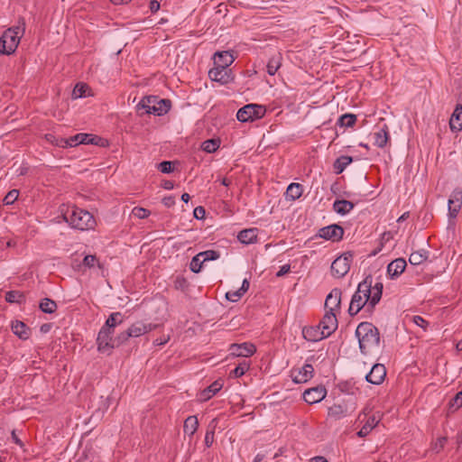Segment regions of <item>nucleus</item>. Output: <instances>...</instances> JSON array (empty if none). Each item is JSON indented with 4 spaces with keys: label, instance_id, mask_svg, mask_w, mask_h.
<instances>
[{
    "label": "nucleus",
    "instance_id": "f257e3e1",
    "mask_svg": "<svg viewBox=\"0 0 462 462\" xmlns=\"http://www.w3.org/2000/svg\"><path fill=\"white\" fill-rule=\"evenodd\" d=\"M356 336L358 338L359 348L365 355L379 346V330L370 322H361L356 329Z\"/></svg>",
    "mask_w": 462,
    "mask_h": 462
},
{
    "label": "nucleus",
    "instance_id": "f03ea898",
    "mask_svg": "<svg viewBox=\"0 0 462 462\" xmlns=\"http://www.w3.org/2000/svg\"><path fill=\"white\" fill-rule=\"evenodd\" d=\"M24 32L25 21L23 17H20L18 24L5 30L0 37V54L10 55L14 53Z\"/></svg>",
    "mask_w": 462,
    "mask_h": 462
},
{
    "label": "nucleus",
    "instance_id": "7ed1b4c3",
    "mask_svg": "<svg viewBox=\"0 0 462 462\" xmlns=\"http://www.w3.org/2000/svg\"><path fill=\"white\" fill-rule=\"evenodd\" d=\"M371 282L372 276L368 275L358 284L357 291L353 295L349 305L348 314L350 316H356L365 306H367L365 310L370 312Z\"/></svg>",
    "mask_w": 462,
    "mask_h": 462
},
{
    "label": "nucleus",
    "instance_id": "20e7f679",
    "mask_svg": "<svg viewBox=\"0 0 462 462\" xmlns=\"http://www.w3.org/2000/svg\"><path fill=\"white\" fill-rule=\"evenodd\" d=\"M64 218L72 227L79 230L91 229L96 225L94 217L88 211L76 206L64 214Z\"/></svg>",
    "mask_w": 462,
    "mask_h": 462
},
{
    "label": "nucleus",
    "instance_id": "39448f33",
    "mask_svg": "<svg viewBox=\"0 0 462 462\" xmlns=\"http://www.w3.org/2000/svg\"><path fill=\"white\" fill-rule=\"evenodd\" d=\"M171 106L170 99H159L156 96H146L136 106L137 110L144 109L146 114L165 115Z\"/></svg>",
    "mask_w": 462,
    "mask_h": 462
},
{
    "label": "nucleus",
    "instance_id": "423d86ee",
    "mask_svg": "<svg viewBox=\"0 0 462 462\" xmlns=\"http://www.w3.org/2000/svg\"><path fill=\"white\" fill-rule=\"evenodd\" d=\"M105 143L107 142L99 136L88 134H78L69 139H60V141H56L55 144L62 147L75 146L80 143L105 146Z\"/></svg>",
    "mask_w": 462,
    "mask_h": 462
},
{
    "label": "nucleus",
    "instance_id": "0eeeda50",
    "mask_svg": "<svg viewBox=\"0 0 462 462\" xmlns=\"http://www.w3.org/2000/svg\"><path fill=\"white\" fill-rule=\"evenodd\" d=\"M266 109L263 106L257 104H248L241 107L236 114L237 120L245 122H252L264 116Z\"/></svg>",
    "mask_w": 462,
    "mask_h": 462
},
{
    "label": "nucleus",
    "instance_id": "6e6552de",
    "mask_svg": "<svg viewBox=\"0 0 462 462\" xmlns=\"http://www.w3.org/2000/svg\"><path fill=\"white\" fill-rule=\"evenodd\" d=\"M353 261V254L351 252H346L331 263V273L335 278L344 277L350 269V263Z\"/></svg>",
    "mask_w": 462,
    "mask_h": 462
},
{
    "label": "nucleus",
    "instance_id": "1a4fd4ad",
    "mask_svg": "<svg viewBox=\"0 0 462 462\" xmlns=\"http://www.w3.org/2000/svg\"><path fill=\"white\" fill-rule=\"evenodd\" d=\"M319 328L326 337H329L337 328V319L335 312H333V307L330 310L326 311Z\"/></svg>",
    "mask_w": 462,
    "mask_h": 462
},
{
    "label": "nucleus",
    "instance_id": "9d476101",
    "mask_svg": "<svg viewBox=\"0 0 462 462\" xmlns=\"http://www.w3.org/2000/svg\"><path fill=\"white\" fill-rule=\"evenodd\" d=\"M208 77L211 80L218 82L221 85L228 84L234 80V75L231 69H222L216 66L209 69Z\"/></svg>",
    "mask_w": 462,
    "mask_h": 462
},
{
    "label": "nucleus",
    "instance_id": "9b49d317",
    "mask_svg": "<svg viewBox=\"0 0 462 462\" xmlns=\"http://www.w3.org/2000/svg\"><path fill=\"white\" fill-rule=\"evenodd\" d=\"M344 229L337 224L324 226L319 230L321 238L331 241H340L343 238Z\"/></svg>",
    "mask_w": 462,
    "mask_h": 462
},
{
    "label": "nucleus",
    "instance_id": "f8f14e48",
    "mask_svg": "<svg viewBox=\"0 0 462 462\" xmlns=\"http://www.w3.org/2000/svg\"><path fill=\"white\" fill-rule=\"evenodd\" d=\"M106 330L107 329H106L105 328H101L97 335V342L98 351L109 355L111 354L112 349L116 347V344L115 338L113 337H108V335L106 332Z\"/></svg>",
    "mask_w": 462,
    "mask_h": 462
},
{
    "label": "nucleus",
    "instance_id": "ddd939ff",
    "mask_svg": "<svg viewBox=\"0 0 462 462\" xmlns=\"http://www.w3.org/2000/svg\"><path fill=\"white\" fill-rule=\"evenodd\" d=\"M314 374L312 365L306 364L300 369L291 370V378L295 383H303L310 381Z\"/></svg>",
    "mask_w": 462,
    "mask_h": 462
},
{
    "label": "nucleus",
    "instance_id": "4468645a",
    "mask_svg": "<svg viewBox=\"0 0 462 462\" xmlns=\"http://www.w3.org/2000/svg\"><path fill=\"white\" fill-rule=\"evenodd\" d=\"M230 355L234 356L248 357L256 352V347L254 344L245 342L242 344H232L229 346Z\"/></svg>",
    "mask_w": 462,
    "mask_h": 462
},
{
    "label": "nucleus",
    "instance_id": "2eb2a0df",
    "mask_svg": "<svg viewBox=\"0 0 462 462\" xmlns=\"http://www.w3.org/2000/svg\"><path fill=\"white\" fill-rule=\"evenodd\" d=\"M386 375V369L382 364L373 365L371 371L365 375L368 383L373 384H380L383 382Z\"/></svg>",
    "mask_w": 462,
    "mask_h": 462
},
{
    "label": "nucleus",
    "instance_id": "dca6fc26",
    "mask_svg": "<svg viewBox=\"0 0 462 462\" xmlns=\"http://www.w3.org/2000/svg\"><path fill=\"white\" fill-rule=\"evenodd\" d=\"M327 394V391L323 386H317L308 389L303 393V399L310 404H314L322 401Z\"/></svg>",
    "mask_w": 462,
    "mask_h": 462
},
{
    "label": "nucleus",
    "instance_id": "f3484780",
    "mask_svg": "<svg viewBox=\"0 0 462 462\" xmlns=\"http://www.w3.org/2000/svg\"><path fill=\"white\" fill-rule=\"evenodd\" d=\"M462 205V189H455L448 202V213L450 217H455Z\"/></svg>",
    "mask_w": 462,
    "mask_h": 462
},
{
    "label": "nucleus",
    "instance_id": "a211bd4d",
    "mask_svg": "<svg viewBox=\"0 0 462 462\" xmlns=\"http://www.w3.org/2000/svg\"><path fill=\"white\" fill-rule=\"evenodd\" d=\"M158 327V325H153L151 323H144L142 320H138L134 323H133L129 328L130 335L132 337H137L142 335H144L153 329H155Z\"/></svg>",
    "mask_w": 462,
    "mask_h": 462
},
{
    "label": "nucleus",
    "instance_id": "6ab92c4d",
    "mask_svg": "<svg viewBox=\"0 0 462 462\" xmlns=\"http://www.w3.org/2000/svg\"><path fill=\"white\" fill-rule=\"evenodd\" d=\"M353 411L354 408L350 410L347 404L345 402L334 403L332 406L328 408V414L334 420H340L342 418L346 417Z\"/></svg>",
    "mask_w": 462,
    "mask_h": 462
},
{
    "label": "nucleus",
    "instance_id": "aec40b11",
    "mask_svg": "<svg viewBox=\"0 0 462 462\" xmlns=\"http://www.w3.org/2000/svg\"><path fill=\"white\" fill-rule=\"evenodd\" d=\"M407 263L403 258H397L388 264L387 273L391 278L398 277L404 272Z\"/></svg>",
    "mask_w": 462,
    "mask_h": 462
},
{
    "label": "nucleus",
    "instance_id": "412c9836",
    "mask_svg": "<svg viewBox=\"0 0 462 462\" xmlns=\"http://www.w3.org/2000/svg\"><path fill=\"white\" fill-rule=\"evenodd\" d=\"M223 387V382L221 380H216L209 386L205 388L199 393V400L201 402H207L216 393H217Z\"/></svg>",
    "mask_w": 462,
    "mask_h": 462
},
{
    "label": "nucleus",
    "instance_id": "4be33fe9",
    "mask_svg": "<svg viewBox=\"0 0 462 462\" xmlns=\"http://www.w3.org/2000/svg\"><path fill=\"white\" fill-rule=\"evenodd\" d=\"M449 127L452 132H459L462 130V105L457 104L451 115L449 120Z\"/></svg>",
    "mask_w": 462,
    "mask_h": 462
},
{
    "label": "nucleus",
    "instance_id": "5701e85b",
    "mask_svg": "<svg viewBox=\"0 0 462 462\" xmlns=\"http://www.w3.org/2000/svg\"><path fill=\"white\" fill-rule=\"evenodd\" d=\"M371 284H373V281L371 282ZM383 285L382 282H376L374 286L371 285V293H370V302H369V308H370V313L373 312L375 305L380 301L383 294Z\"/></svg>",
    "mask_w": 462,
    "mask_h": 462
},
{
    "label": "nucleus",
    "instance_id": "b1692460",
    "mask_svg": "<svg viewBox=\"0 0 462 462\" xmlns=\"http://www.w3.org/2000/svg\"><path fill=\"white\" fill-rule=\"evenodd\" d=\"M342 291L339 289H334L327 296L325 300V307L328 308V310L333 307V312L337 308L340 307Z\"/></svg>",
    "mask_w": 462,
    "mask_h": 462
},
{
    "label": "nucleus",
    "instance_id": "393cba45",
    "mask_svg": "<svg viewBox=\"0 0 462 462\" xmlns=\"http://www.w3.org/2000/svg\"><path fill=\"white\" fill-rule=\"evenodd\" d=\"M234 61V57L228 51L217 52L214 56V65L222 69H228Z\"/></svg>",
    "mask_w": 462,
    "mask_h": 462
},
{
    "label": "nucleus",
    "instance_id": "a878e982",
    "mask_svg": "<svg viewBox=\"0 0 462 462\" xmlns=\"http://www.w3.org/2000/svg\"><path fill=\"white\" fill-rule=\"evenodd\" d=\"M303 337L310 342H317L323 338H326L324 335H322V330L319 327H305L302 329Z\"/></svg>",
    "mask_w": 462,
    "mask_h": 462
},
{
    "label": "nucleus",
    "instance_id": "bb28decb",
    "mask_svg": "<svg viewBox=\"0 0 462 462\" xmlns=\"http://www.w3.org/2000/svg\"><path fill=\"white\" fill-rule=\"evenodd\" d=\"M238 240L245 245L254 244L257 239V229L249 228L239 232Z\"/></svg>",
    "mask_w": 462,
    "mask_h": 462
},
{
    "label": "nucleus",
    "instance_id": "cd10ccee",
    "mask_svg": "<svg viewBox=\"0 0 462 462\" xmlns=\"http://www.w3.org/2000/svg\"><path fill=\"white\" fill-rule=\"evenodd\" d=\"M12 331L22 339H27L30 336V329L27 325L20 320L12 323Z\"/></svg>",
    "mask_w": 462,
    "mask_h": 462
},
{
    "label": "nucleus",
    "instance_id": "c85d7f7f",
    "mask_svg": "<svg viewBox=\"0 0 462 462\" xmlns=\"http://www.w3.org/2000/svg\"><path fill=\"white\" fill-rule=\"evenodd\" d=\"M380 421V418L376 417L374 414L370 416L361 430L357 432V436L360 438H364L367 436L371 430L377 426Z\"/></svg>",
    "mask_w": 462,
    "mask_h": 462
},
{
    "label": "nucleus",
    "instance_id": "c756f323",
    "mask_svg": "<svg viewBox=\"0 0 462 462\" xmlns=\"http://www.w3.org/2000/svg\"><path fill=\"white\" fill-rule=\"evenodd\" d=\"M354 203L346 199H337L333 204V209L340 215H346L354 208Z\"/></svg>",
    "mask_w": 462,
    "mask_h": 462
},
{
    "label": "nucleus",
    "instance_id": "7c9ffc66",
    "mask_svg": "<svg viewBox=\"0 0 462 462\" xmlns=\"http://www.w3.org/2000/svg\"><path fill=\"white\" fill-rule=\"evenodd\" d=\"M199 420L196 416H189L183 425V431L190 437L198 430Z\"/></svg>",
    "mask_w": 462,
    "mask_h": 462
},
{
    "label": "nucleus",
    "instance_id": "2f4dec72",
    "mask_svg": "<svg viewBox=\"0 0 462 462\" xmlns=\"http://www.w3.org/2000/svg\"><path fill=\"white\" fill-rule=\"evenodd\" d=\"M389 140L388 126L386 125L374 134V144L380 148H383Z\"/></svg>",
    "mask_w": 462,
    "mask_h": 462
},
{
    "label": "nucleus",
    "instance_id": "473e14b6",
    "mask_svg": "<svg viewBox=\"0 0 462 462\" xmlns=\"http://www.w3.org/2000/svg\"><path fill=\"white\" fill-rule=\"evenodd\" d=\"M217 424V418H214L208 426V430L205 435V444L208 448L211 447L214 442V436Z\"/></svg>",
    "mask_w": 462,
    "mask_h": 462
},
{
    "label": "nucleus",
    "instance_id": "72a5a7b5",
    "mask_svg": "<svg viewBox=\"0 0 462 462\" xmlns=\"http://www.w3.org/2000/svg\"><path fill=\"white\" fill-rule=\"evenodd\" d=\"M303 192L302 185L300 183H291L286 190V196L287 198L291 199V200L298 199L301 197Z\"/></svg>",
    "mask_w": 462,
    "mask_h": 462
},
{
    "label": "nucleus",
    "instance_id": "f704fd0d",
    "mask_svg": "<svg viewBox=\"0 0 462 462\" xmlns=\"http://www.w3.org/2000/svg\"><path fill=\"white\" fill-rule=\"evenodd\" d=\"M428 256L429 252L424 249H420L411 254L409 262L413 265H419L424 263L428 259Z\"/></svg>",
    "mask_w": 462,
    "mask_h": 462
},
{
    "label": "nucleus",
    "instance_id": "c9c22d12",
    "mask_svg": "<svg viewBox=\"0 0 462 462\" xmlns=\"http://www.w3.org/2000/svg\"><path fill=\"white\" fill-rule=\"evenodd\" d=\"M353 162L351 156L342 155L337 158L334 162V169L337 173H341L346 167Z\"/></svg>",
    "mask_w": 462,
    "mask_h": 462
},
{
    "label": "nucleus",
    "instance_id": "e433bc0d",
    "mask_svg": "<svg viewBox=\"0 0 462 462\" xmlns=\"http://www.w3.org/2000/svg\"><path fill=\"white\" fill-rule=\"evenodd\" d=\"M122 322H123L122 314L120 312H114L107 318L103 328H105L106 329H109V328H115L116 327V325H119Z\"/></svg>",
    "mask_w": 462,
    "mask_h": 462
},
{
    "label": "nucleus",
    "instance_id": "4c0bfd02",
    "mask_svg": "<svg viewBox=\"0 0 462 462\" xmlns=\"http://www.w3.org/2000/svg\"><path fill=\"white\" fill-rule=\"evenodd\" d=\"M39 308L44 313L52 314L57 310V303L49 298H45L41 301Z\"/></svg>",
    "mask_w": 462,
    "mask_h": 462
},
{
    "label": "nucleus",
    "instance_id": "58836bf2",
    "mask_svg": "<svg viewBox=\"0 0 462 462\" xmlns=\"http://www.w3.org/2000/svg\"><path fill=\"white\" fill-rule=\"evenodd\" d=\"M281 67V56L280 54L272 57L267 64V72L269 75H274L279 68Z\"/></svg>",
    "mask_w": 462,
    "mask_h": 462
},
{
    "label": "nucleus",
    "instance_id": "ea45409f",
    "mask_svg": "<svg viewBox=\"0 0 462 462\" xmlns=\"http://www.w3.org/2000/svg\"><path fill=\"white\" fill-rule=\"evenodd\" d=\"M356 122V116L354 114L342 115L337 121L340 126L352 127Z\"/></svg>",
    "mask_w": 462,
    "mask_h": 462
},
{
    "label": "nucleus",
    "instance_id": "a19ab883",
    "mask_svg": "<svg viewBox=\"0 0 462 462\" xmlns=\"http://www.w3.org/2000/svg\"><path fill=\"white\" fill-rule=\"evenodd\" d=\"M96 263L97 264L98 268H103V265L100 263H98V260L96 255L88 254L84 257L82 263L79 264L78 267L79 269L83 265L88 268H92L96 265Z\"/></svg>",
    "mask_w": 462,
    "mask_h": 462
},
{
    "label": "nucleus",
    "instance_id": "79ce46f5",
    "mask_svg": "<svg viewBox=\"0 0 462 462\" xmlns=\"http://www.w3.org/2000/svg\"><path fill=\"white\" fill-rule=\"evenodd\" d=\"M203 151L207 152H214L219 147V140L217 139H208L202 143L201 145Z\"/></svg>",
    "mask_w": 462,
    "mask_h": 462
},
{
    "label": "nucleus",
    "instance_id": "37998d69",
    "mask_svg": "<svg viewBox=\"0 0 462 462\" xmlns=\"http://www.w3.org/2000/svg\"><path fill=\"white\" fill-rule=\"evenodd\" d=\"M23 299L24 295L17 291H9L5 293V300L10 303H20Z\"/></svg>",
    "mask_w": 462,
    "mask_h": 462
},
{
    "label": "nucleus",
    "instance_id": "c03bdc74",
    "mask_svg": "<svg viewBox=\"0 0 462 462\" xmlns=\"http://www.w3.org/2000/svg\"><path fill=\"white\" fill-rule=\"evenodd\" d=\"M88 86L84 83H78L72 90V98H79L86 95Z\"/></svg>",
    "mask_w": 462,
    "mask_h": 462
},
{
    "label": "nucleus",
    "instance_id": "a18cd8bd",
    "mask_svg": "<svg viewBox=\"0 0 462 462\" xmlns=\"http://www.w3.org/2000/svg\"><path fill=\"white\" fill-rule=\"evenodd\" d=\"M204 260H202L201 256H199V254L195 255L189 264V268L193 273H199L202 267Z\"/></svg>",
    "mask_w": 462,
    "mask_h": 462
},
{
    "label": "nucleus",
    "instance_id": "49530a36",
    "mask_svg": "<svg viewBox=\"0 0 462 462\" xmlns=\"http://www.w3.org/2000/svg\"><path fill=\"white\" fill-rule=\"evenodd\" d=\"M249 369V364L246 362H243L239 364L232 372L231 375H233L236 378L243 376L245 372Z\"/></svg>",
    "mask_w": 462,
    "mask_h": 462
},
{
    "label": "nucleus",
    "instance_id": "de8ad7c7",
    "mask_svg": "<svg viewBox=\"0 0 462 462\" xmlns=\"http://www.w3.org/2000/svg\"><path fill=\"white\" fill-rule=\"evenodd\" d=\"M199 256H201L204 262L208 260H217L219 258L220 254L215 250H207L205 252H201L199 254Z\"/></svg>",
    "mask_w": 462,
    "mask_h": 462
},
{
    "label": "nucleus",
    "instance_id": "09e8293b",
    "mask_svg": "<svg viewBox=\"0 0 462 462\" xmlns=\"http://www.w3.org/2000/svg\"><path fill=\"white\" fill-rule=\"evenodd\" d=\"M130 337H132V336L130 335V331L128 328L121 332L117 337H114L116 347L126 342Z\"/></svg>",
    "mask_w": 462,
    "mask_h": 462
},
{
    "label": "nucleus",
    "instance_id": "8fccbe9b",
    "mask_svg": "<svg viewBox=\"0 0 462 462\" xmlns=\"http://www.w3.org/2000/svg\"><path fill=\"white\" fill-rule=\"evenodd\" d=\"M158 170L162 173H171L173 171V162L170 161H163L157 165Z\"/></svg>",
    "mask_w": 462,
    "mask_h": 462
},
{
    "label": "nucleus",
    "instance_id": "3c124183",
    "mask_svg": "<svg viewBox=\"0 0 462 462\" xmlns=\"http://www.w3.org/2000/svg\"><path fill=\"white\" fill-rule=\"evenodd\" d=\"M18 196L19 191L17 189H12L5 195V197L3 199V202L5 205H11L18 199Z\"/></svg>",
    "mask_w": 462,
    "mask_h": 462
},
{
    "label": "nucleus",
    "instance_id": "603ef678",
    "mask_svg": "<svg viewBox=\"0 0 462 462\" xmlns=\"http://www.w3.org/2000/svg\"><path fill=\"white\" fill-rule=\"evenodd\" d=\"M133 215L140 219H143L150 215V211L146 208L135 207L133 209Z\"/></svg>",
    "mask_w": 462,
    "mask_h": 462
},
{
    "label": "nucleus",
    "instance_id": "864d4df0",
    "mask_svg": "<svg viewBox=\"0 0 462 462\" xmlns=\"http://www.w3.org/2000/svg\"><path fill=\"white\" fill-rule=\"evenodd\" d=\"M243 295L244 294L238 289L237 291H235L226 292V298L232 302H236V301L239 300Z\"/></svg>",
    "mask_w": 462,
    "mask_h": 462
},
{
    "label": "nucleus",
    "instance_id": "5fc2aeb1",
    "mask_svg": "<svg viewBox=\"0 0 462 462\" xmlns=\"http://www.w3.org/2000/svg\"><path fill=\"white\" fill-rule=\"evenodd\" d=\"M450 406H455L458 409L462 406V391L457 393L450 401Z\"/></svg>",
    "mask_w": 462,
    "mask_h": 462
},
{
    "label": "nucleus",
    "instance_id": "6e6d98bb",
    "mask_svg": "<svg viewBox=\"0 0 462 462\" xmlns=\"http://www.w3.org/2000/svg\"><path fill=\"white\" fill-rule=\"evenodd\" d=\"M412 321L419 327H420L424 331L426 330L428 325H429V322L427 320H425L422 317L420 316H414L412 318Z\"/></svg>",
    "mask_w": 462,
    "mask_h": 462
},
{
    "label": "nucleus",
    "instance_id": "4d7b16f0",
    "mask_svg": "<svg viewBox=\"0 0 462 462\" xmlns=\"http://www.w3.org/2000/svg\"><path fill=\"white\" fill-rule=\"evenodd\" d=\"M205 214H206V211L203 207L199 206L194 208L193 215H194L195 218L203 219L205 217Z\"/></svg>",
    "mask_w": 462,
    "mask_h": 462
},
{
    "label": "nucleus",
    "instance_id": "13d9d810",
    "mask_svg": "<svg viewBox=\"0 0 462 462\" xmlns=\"http://www.w3.org/2000/svg\"><path fill=\"white\" fill-rule=\"evenodd\" d=\"M447 442V439L446 438H439L437 439V442L435 443V446H434V449L436 450V452H439L445 446Z\"/></svg>",
    "mask_w": 462,
    "mask_h": 462
},
{
    "label": "nucleus",
    "instance_id": "bf43d9fd",
    "mask_svg": "<svg viewBox=\"0 0 462 462\" xmlns=\"http://www.w3.org/2000/svg\"><path fill=\"white\" fill-rule=\"evenodd\" d=\"M162 204L167 207L171 208L175 204V199L172 196L165 197L162 199Z\"/></svg>",
    "mask_w": 462,
    "mask_h": 462
},
{
    "label": "nucleus",
    "instance_id": "052dcab7",
    "mask_svg": "<svg viewBox=\"0 0 462 462\" xmlns=\"http://www.w3.org/2000/svg\"><path fill=\"white\" fill-rule=\"evenodd\" d=\"M290 270H291V265L290 264H284V265H282L280 268V270L276 273V276L277 277L283 276L284 274L288 273L290 272Z\"/></svg>",
    "mask_w": 462,
    "mask_h": 462
},
{
    "label": "nucleus",
    "instance_id": "680f3d73",
    "mask_svg": "<svg viewBox=\"0 0 462 462\" xmlns=\"http://www.w3.org/2000/svg\"><path fill=\"white\" fill-rule=\"evenodd\" d=\"M160 2L158 0H151L150 10L152 14L156 13L160 9Z\"/></svg>",
    "mask_w": 462,
    "mask_h": 462
},
{
    "label": "nucleus",
    "instance_id": "e2e57ef3",
    "mask_svg": "<svg viewBox=\"0 0 462 462\" xmlns=\"http://www.w3.org/2000/svg\"><path fill=\"white\" fill-rule=\"evenodd\" d=\"M370 411H371V410H370V409H368L367 407H366V408H365V409L363 410V411H362L361 413H359L357 420H358L359 421L363 422V421L365 420V418H366L367 414H368Z\"/></svg>",
    "mask_w": 462,
    "mask_h": 462
},
{
    "label": "nucleus",
    "instance_id": "0e129e2a",
    "mask_svg": "<svg viewBox=\"0 0 462 462\" xmlns=\"http://www.w3.org/2000/svg\"><path fill=\"white\" fill-rule=\"evenodd\" d=\"M11 437L15 444L19 445L20 447H23V444L22 440L16 435L15 430H13L11 432Z\"/></svg>",
    "mask_w": 462,
    "mask_h": 462
},
{
    "label": "nucleus",
    "instance_id": "69168bd1",
    "mask_svg": "<svg viewBox=\"0 0 462 462\" xmlns=\"http://www.w3.org/2000/svg\"><path fill=\"white\" fill-rule=\"evenodd\" d=\"M248 289H249V282L246 279H245L243 281L242 286L240 287L239 290L243 294H245Z\"/></svg>",
    "mask_w": 462,
    "mask_h": 462
},
{
    "label": "nucleus",
    "instance_id": "338daca9",
    "mask_svg": "<svg viewBox=\"0 0 462 462\" xmlns=\"http://www.w3.org/2000/svg\"><path fill=\"white\" fill-rule=\"evenodd\" d=\"M162 188L165 189H171L174 187V184L171 180H164L162 184Z\"/></svg>",
    "mask_w": 462,
    "mask_h": 462
},
{
    "label": "nucleus",
    "instance_id": "774afa93",
    "mask_svg": "<svg viewBox=\"0 0 462 462\" xmlns=\"http://www.w3.org/2000/svg\"><path fill=\"white\" fill-rule=\"evenodd\" d=\"M310 462H328V460L324 457L317 456L312 457Z\"/></svg>",
    "mask_w": 462,
    "mask_h": 462
}]
</instances>
